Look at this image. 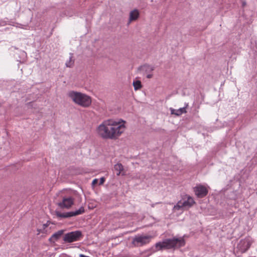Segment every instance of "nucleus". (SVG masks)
<instances>
[{
	"mask_svg": "<svg viewBox=\"0 0 257 257\" xmlns=\"http://www.w3.org/2000/svg\"><path fill=\"white\" fill-rule=\"evenodd\" d=\"M125 121L122 120L109 119L104 120L97 127L98 135L105 139H115L124 132Z\"/></svg>",
	"mask_w": 257,
	"mask_h": 257,
	"instance_id": "obj_1",
	"label": "nucleus"
},
{
	"mask_svg": "<svg viewBox=\"0 0 257 257\" xmlns=\"http://www.w3.org/2000/svg\"><path fill=\"white\" fill-rule=\"evenodd\" d=\"M152 77H153V75H152V74H149V73H148V74L147 75V77L148 78H152Z\"/></svg>",
	"mask_w": 257,
	"mask_h": 257,
	"instance_id": "obj_21",
	"label": "nucleus"
},
{
	"mask_svg": "<svg viewBox=\"0 0 257 257\" xmlns=\"http://www.w3.org/2000/svg\"><path fill=\"white\" fill-rule=\"evenodd\" d=\"M252 243L251 239L250 237H247L243 241V246L245 247V248L242 247V252L246 251L250 246Z\"/></svg>",
	"mask_w": 257,
	"mask_h": 257,
	"instance_id": "obj_15",
	"label": "nucleus"
},
{
	"mask_svg": "<svg viewBox=\"0 0 257 257\" xmlns=\"http://www.w3.org/2000/svg\"><path fill=\"white\" fill-rule=\"evenodd\" d=\"M84 212V208L81 207L78 210L75 211H71L65 213H61L59 211L56 212V215L60 218H69L72 216H77L81 214Z\"/></svg>",
	"mask_w": 257,
	"mask_h": 257,
	"instance_id": "obj_6",
	"label": "nucleus"
},
{
	"mask_svg": "<svg viewBox=\"0 0 257 257\" xmlns=\"http://www.w3.org/2000/svg\"><path fill=\"white\" fill-rule=\"evenodd\" d=\"M68 96L75 103L83 107H88L91 103L90 97L80 92L71 91Z\"/></svg>",
	"mask_w": 257,
	"mask_h": 257,
	"instance_id": "obj_3",
	"label": "nucleus"
},
{
	"mask_svg": "<svg viewBox=\"0 0 257 257\" xmlns=\"http://www.w3.org/2000/svg\"><path fill=\"white\" fill-rule=\"evenodd\" d=\"M241 5H242V6H243L245 5V3L244 2H242Z\"/></svg>",
	"mask_w": 257,
	"mask_h": 257,
	"instance_id": "obj_22",
	"label": "nucleus"
},
{
	"mask_svg": "<svg viewBox=\"0 0 257 257\" xmlns=\"http://www.w3.org/2000/svg\"><path fill=\"white\" fill-rule=\"evenodd\" d=\"M82 237L81 231L76 230L65 234L63 237V240L65 242L70 243L79 240Z\"/></svg>",
	"mask_w": 257,
	"mask_h": 257,
	"instance_id": "obj_4",
	"label": "nucleus"
},
{
	"mask_svg": "<svg viewBox=\"0 0 257 257\" xmlns=\"http://www.w3.org/2000/svg\"><path fill=\"white\" fill-rule=\"evenodd\" d=\"M182 203L184 207L189 208L195 203V201L191 197L188 196L187 200L182 202Z\"/></svg>",
	"mask_w": 257,
	"mask_h": 257,
	"instance_id": "obj_14",
	"label": "nucleus"
},
{
	"mask_svg": "<svg viewBox=\"0 0 257 257\" xmlns=\"http://www.w3.org/2000/svg\"><path fill=\"white\" fill-rule=\"evenodd\" d=\"M170 110L171 114H174L176 116H180L182 114L186 113V112L185 107H182L178 109H175L171 107Z\"/></svg>",
	"mask_w": 257,
	"mask_h": 257,
	"instance_id": "obj_10",
	"label": "nucleus"
},
{
	"mask_svg": "<svg viewBox=\"0 0 257 257\" xmlns=\"http://www.w3.org/2000/svg\"><path fill=\"white\" fill-rule=\"evenodd\" d=\"M183 208H184V207L183 206L182 202L180 201L177 203V204L176 205L174 206L173 209L175 210H179Z\"/></svg>",
	"mask_w": 257,
	"mask_h": 257,
	"instance_id": "obj_18",
	"label": "nucleus"
},
{
	"mask_svg": "<svg viewBox=\"0 0 257 257\" xmlns=\"http://www.w3.org/2000/svg\"><path fill=\"white\" fill-rule=\"evenodd\" d=\"M152 237L150 235H137L132 241V243L135 246H141L150 242Z\"/></svg>",
	"mask_w": 257,
	"mask_h": 257,
	"instance_id": "obj_5",
	"label": "nucleus"
},
{
	"mask_svg": "<svg viewBox=\"0 0 257 257\" xmlns=\"http://www.w3.org/2000/svg\"><path fill=\"white\" fill-rule=\"evenodd\" d=\"M104 181H105L104 178V177H101L100 178V181H99V185H102L104 183Z\"/></svg>",
	"mask_w": 257,
	"mask_h": 257,
	"instance_id": "obj_19",
	"label": "nucleus"
},
{
	"mask_svg": "<svg viewBox=\"0 0 257 257\" xmlns=\"http://www.w3.org/2000/svg\"><path fill=\"white\" fill-rule=\"evenodd\" d=\"M185 241L183 237L177 238L176 237L172 238L167 239L162 242H159L151 248L152 252H155L159 250L166 249L178 248L184 246Z\"/></svg>",
	"mask_w": 257,
	"mask_h": 257,
	"instance_id": "obj_2",
	"label": "nucleus"
},
{
	"mask_svg": "<svg viewBox=\"0 0 257 257\" xmlns=\"http://www.w3.org/2000/svg\"><path fill=\"white\" fill-rule=\"evenodd\" d=\"M139 70L145 72L146 73H150L154 70V67L145 64L139 67Z\"/></svg>",
	"mask_w": 257,
	"mask_h": 257,
	"instance_id": "obj_11",
	"label": "nucleus"
},
{
	"mask_svg": "<svg viewBox=\"0 0 257 257\" xmlns=\"http://www.w3.org/2000/svg\"><path fill=\"white\" fill-rule=\"evenodd\" d=\"M139 12L137 10H134L130 12L129 20L130 22L136 20L139 17Z\"/></svg>",
	"mask_w": 257,
	"mask_h": 257,
	"instance_id": "obj_13",
	"label": "nucleus"
},
{
	"mask_svg": "<svg viewBox=\"0 0 257 257\" xmlns=\"http://www.w3.org/2000/svg\"><path fill=\"white\" fill-rule=\"evenodd\" d=\"M114 170L116 171V175L117 176L120 175L121 174L122 175H123L124 174L123 172V167L122 165L120 163H117L115 164L114 166Z\"/></svg>",
	"mask_w": 257,
	"mask_h": 257,
	"instance_id": "obj_12",
	"label": "nucleus"
},
{
	"mask_svg": "<svg viewBox=\"0 0 257 257\" xmlns=\"http://www.w3.org/2000/svg\"><path fill=\"white\" fill-rule=\"evenodd\" d=\"M98 182V180L97 179H95L92 181V185L94 186Z\"/></svg>",
	"mask_w": 257,
	"mask_h": 257,
	"instance_id": "obj_20",
	"label": "nucleus"
},
{
	"mask_svg": "<svg viewBox=\"0 0 257 257\" xmlns=\"http://www.w3.org/2000/svg\"><path fill=\"white\" fill-rule=\"evenodd\" d=\"M194 191L195 195L198 198H202L205 196L208 193L207 189L204 186L199 185L194 188Z\"/></svg>",
	"mask_w": 257,
	"mask_h": 257,
	"instance_id": "obj_7",
	"label": "nucleus"
},
{
	"mask_svg": "<svg viewBox=\"0 0 257 257\" xmlns=\"http://www.w3.org/2000/svg\"><path fill=\"white\" fill-rule=\"evenodd\" d=\"M133 86L135 90L140 89L142 87V84L140 81H134L133 82Z\"/></svg>",
	"mask_w": 257,
	"mask_h": 257,
	"instance_id": "obj_17",
	"label": "nucleus"
},
{
	"mask_svg": "<svg viewBox=\"0 0 257 257\" xmlns=\"http://www.w3.org/2000/svg\"><path fill=\"white\" fill-rule=\"evenodd\" d=\"M73 54H70V57L68 61H67L65 65L67 67H72L74 63V59H73Z\"/></svg>",
	"mask_w": 257,
	"mask_h": 257,
	"instance_id": "obj_16",
	"label": "nucleus"
},
{
	"mask_svg": "<svg viewBox=\"0 0 257 257\" xmlns=\"http://www.w3.org/2000/svg\"><path fill=\"white\" fill-rule=\"evenodd\" d=\"M64 233L63 230H60L57 232L53 234L51 237L49 238L51 242H55Z\"/></svg>",
	"mask_w": 257,
	"mask_h": 257,
	"instance_id": "obj_9",
	"label": "nucleus"
},
{
	"mask_svg": "<svg viewBox=\"0 0 257 257\" xmlns=\"http://www.w3.org/2000/svg\"><path fill=\"white\" fill-rule=\"evenodd\" d=\"M73 203L74 199L73 198L71 197H65L63 198L62 202L58 203V205L61 208H69L73 204Z\"/></svg>",
	"mask_w": 257,
	"mask_h": 257,
	"instance_id": "obj_8",
	"label": "nucleus"
},
{
	"mask_svg": "<svg viewBox=\"0 0 257 257\" xmlns=\"http://www.w3.org/2000/svg\"><path fill=\"white\" fill-rule=\"evenodd\" d=\"M44 226H45V227H46V226H47V225H46V224H44Z\"/></svg>",
	"mask_w": 257,
	"mask_h": 257,
	"instance_id": "obj_23",
	"label": "nucleus"
}]
</instances>
